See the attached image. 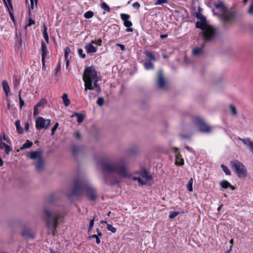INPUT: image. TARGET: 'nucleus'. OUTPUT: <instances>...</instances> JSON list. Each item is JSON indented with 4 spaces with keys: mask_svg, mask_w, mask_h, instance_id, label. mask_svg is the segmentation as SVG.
Listing matches in <instances>:
<instances>
[{
    "mask_svg": "<svg viewBox=\"0 0 253 253\" xmlns=\"http://www.w3.org/2000/svg\"><path fill=\"white\" fill-rule=\"evenodd\" d=\"M19 104H20V108H22V107L24 106V101L22 100V97L21 96H20V98H19Z\"/></svg>",
    "mask_w": 253,
    "mask_h": 253,
    "instance_id": "obj_55",
    "label": "nucleus"
},
{
    "mask_svg": "<svg viewBox=\"0 0 253 253\" xmlns=\"http://www.w3.org/2000/svg\"><path fill=\"white\" fill-rule=\"evenodd\" d=\"M78 119L77 122L79 123H81L83 122L84 118V115L83 114H79V115L77 116Z\"/></svg>",
    "mask_w": 253,
    "mask_h": 253,
    "instance_id": "obj_36",
    "label": "nucleus"
},
{
    "mask_svg": "<svg viewBox=\"0 0 253 253\" xmlns=\"http://www.w3.org/2000/svg\"><path fill=\"white\" fill-rule=\"evenodd\" d=\"M194 123L198 127L201 132L206 133H209L211 132V127L208 125L202 118L196 117L194 119Z\"/></svg>",
    "mask_w": 253,
    "mask_h": 253,
    "instance_id": "obj_8",
    "label": "nucleus"
},
{
    "mask_svg": "<svg viewBox=\"0 0 253 253\" xmlns=\"http://www.w3.org/2000/svg\"><path fill=\"white\" fill-rule=\"evenodd\" d=\"M2 88L5 93L6 96H8L10 92V87L9 84L6 81H3L2 82Z\"/></svg>",
    "mask_w": 253,
    "mask_h": 253,
    "instance_id": "obj_19",
    "label": "nucleus"
},
{
    "mask_svg": "<svg viewBox=\"0 0 253 253\" xmlns=\"http://www.w3.org/2000/svg\"><path fill=\"white\" fill-rule=\"evenodd\" d=\"M93 12L91 11H88L86 12H85L84 14V17L85 18L89 19L93 16Z\"/></svg>",
    "mask_w": 253,
    "mask_h": 253,
    "instance_id": "obj_32",
    "label": "nucleus"
},
{
    "mask_svg": "<svg viewBox=\"0 0 253 253\" xmlns=\"http://www.w3.org/2000/svg\"><path fill=\"white\" fill-rule=\"evenodd\" d=\"M144 54L148 58L150 59L153 61H156V59L152 52L145 50L144 51Z\"/></svg>",
    "mask_w": 253,
    "mask_h": 253,
    "instance_id": "obj_23",
    "label": "nucleus"
},
{
    "mask_svg": "<svg viewBox=\"0 0 253 253\" xmlns=\"http://www.w3.org/2000/svg\"><path fill=\"white\" fill-rule=\"evenodd\" d=\"M196 17L201 20V21H206V18L204 16L203 14L201 13H197L196 15Z\"/></svg>",
    "mask_w": 253,
    "mask_h": 253,
    "instance_id": "obj_44",
    "label": "nucleus"
},
{
    "mask_svg": "<svg viewBox=\"0 0 253 253\" xmlns=\"http://www.w3.org/2000/svg\"><path fill=\"white\" fill-rule=\"evenodd\" d=\"M196 27L202 30L200 34L203 37L204 42H210L215 38L216 35L215 29L211 26L207 25L206 21L197 22Z\"/></svg>",
    "mask_w": 253,
    "mask_h": 253,
    "instance_id": "obj_6",
    "label": "nucleus"
},
{
    "mask_svg": "<svg viewBox=\"0 0 253 253\" xmlns=\"http://www.w3.org/2000/svg\"><path fill=\"white\" fill-rule=\"evenodd\" d=\"M92 42L93 43H95V44H97V45H101V42H102V41H101V39H99V40H95V41Z\"/></svg>",
    "mask_w": 253,
    "mask_h": 253,
    "instance_id": "obj_58",
    "label": "nucleus"
},
{
    "mask_svg": "<svg viewBox=\"0 0 253 253\" xmlns=\"http://www.w3.org/2000/svg\"><path fill=\"white\" fill-rule=\"evenodd\" d=\"M231 165L233 170L237 173L239 177H245L247 170L245 167L239 161L233 160L231 162Z\"/></svg>",
    "mask_w": 253,
    "mask_h": 253,
    "instance_id": "obj_7",
    "label": "nucleus"
},
{
    "mask_svg": "<svg viewBox=\"0 0 253 253\" xmlns=\"http://www.w3.org/2000/svg\"><path fill=\"white\" fill-rule=\"evenodd\" d=\"M53 200L54 196L53 195H51L46 200V202L47 203H51L53 202Z\"/></svg>",
    "mask_w": 253,
    "mask_h": 253,
    "instance_id": "obj_49",
    "label": "nucleus"
},
{
    "mask_svg": "<svg viewBox=\"0 0 253 253\" xmlns=\"http://www.w3.org/2000/svg\"><path fill=\"white\" fill-rule=\"evenodd\" d=\"M193 182V178H191L189 180L188 184H187V188L188 190L190 192H192L193 191V187H192Z\"/></svg>",
    "mask_w": 253,
    "mask_h": 253,
    "instance_id": "obj_29",
    "label": "nucleus"
},
{
    "mask_svg": "<svg viewBox=\"0 0 253 253\" xmlns=\"http://www.w3.org/2000/svg\"><path fill=\"white\" fill-rule=\"evenodd\" d=\"M221 168H222L223 170L226 173V175H229L231 174L230 171L226 166H224V165H222Z\"/></svg>",
    "mask_w": 253,
    "mask_h": 253,
    "instance_id": "obj_34",
    "label": "nucleus"
},
{
    "mask_svg": "<svg viewBox=\"0 0 253 253\" xmlns=\"http://www.w3.org/2000/svg\"><path fill=\"white\" fill-rule=\"evenodd\" d=\"M35 169L38 172H42L44 169V161L43 159L42 158L37 160L35 163Z\"/></svg>",
    "mask_w": 253,
    "mask_h": 253,
    "instance_id": "obj_13",
    "label": "nucleus"
},
{
    "mask_svg": "<svg viewBox=\"0 0 253 253\" xmlns=\"http://www.w3.org/2000/svg\"><path fill=\"white\" fill-rule=\"evenodd\" d=\"M33 144V143L32 141H30L29 140H27L26 142L23 144L20 149L23 150L25 149L30 148L31 147H32Z\"/></svg>",
    "mask_w": 253,
    "mask_h": 253,
    "instance_id": "obj_22",
    "label": "nucleus"
},
{
    "mask_svg": "<svg viewBox=\"0 0 253 253\" xmlns=\"http://www.w3.org/2000/svg\"><path fill=\"white\" fill-rule=\"evenodd\" d=\"M121 17L122 20L125 22V21L128 20L130 16L128 14L122 13L121 14Z\"/></svg>",
    "mask_w": 253,
    "mask_h": 253,
    "instance_id": "obj_33",
    "label": "nucleus"
},
{
    "mask_svg": "<svg viewBox=\"0 0 253 253\" xmlns=\"http://www.w3.org/2000/svg\"><path fill=\"white\" fill-rule=\"evenodd\" d=\"M117 45L118 46H119L122 50L124 51V50H125V46L123 44H120V43H118V44H117Z\"/></svg>",
    "mask_w": 253,
    "mask_h": 253,
    "instance_id": "obj_62",
    "label": "nucleus"
},
{
    "mask_svg": "<svg viewBox=\"0 0 253 253\" xmlns=\"http://www.w3.org/2000/svg\"><path fill=\"white\" fill-rule=\"evenodd\" d=\"M4 3L5 4V5H6V7H7V9L9 11V14H10V18L11 19L13 20V21H14V15L12 13V12L11 11V10H12L10 8H9V7H8V5L6 4V1H5V0H3Z\"/></svg>",
    "mask_w": 253,
    "mask_h": 253,
    "instance_id": "obj_35",
    "label": "nucleus"
},
{
    "mask_svg": "<svg viewBox=\"0 0 253 253\" xmlns=\"http://www.w3.org/2000/svg\"><path fill=\"white\" fill-rule=\"evenodd\" d=\"M27 155L32 160H39L42 158L41 152L40 151H32L28 153Z\"/></svg>",
    "mask_w": 253,
    "mask_h": 253,
    "instance_id": "obj_14",
    "label": "nucleus"
},
{
    "mask_svg": "<svg viewBox=\"0 0 253 253\" xmlns=\"http://www.w3.org/2000/svg\"><path fill=\"white\" fill-rule=\"evenodd\" d=\"M74 136L78 139H80L81 138V134L79 131L76 132L74 133Z\"/></svg>",
    "mask_w": 253,
    "mask_h": 253,
    "instance_id": "obj_53",
    "label": "nucleus"
},
{
    "mask_svg": "<svg viewBox=\"0 0 253 253\" xmlns=\"http://www.w3.org/2000/svg\"><path fill=\"white\" fill-rule=\"evenodd\" d=\"M5 1L8 7H9L11 9H13L11 0H5Z\"/></svg>",
    "mask_w": 253,
    "mask_h": 253,
    "instance_id": "obj_57",
    "label": "nucleus"
},
{
    "mask_svg": "<svg viewBox=\"0 0 253 253\" xmlns=\"http://www.w3.org/2000/svg\"><path fill=\"white\" fill-rule=\"evenodd\" d=\"M78 53L79 55L83 59L86 57V55L85 54L83 53V50L81 48L78 49Z\"/></svg>",
    "mask_w": 253,
    "mask_h": 253,
    "instance_id": "obj_46",
    "label": "nucleus"
},
{
    "mask_svg": "<svg viewBox=\"0 0 253 253\" xmlns=\"http://www.w3.org/2000/svg\"><path fill=\"white\" fill-rule=\"evenodd\" d=\"M133 179L134 180H137L138 182L141 185H146L147 183V181L142 180L140 177H134L133 178Z\"/></svg>",
    "mask_w": 253,
    "mask_h": 253,
    "instance_id": "obj_30",
    "label": "nucleus"
},
{
    "mask_svg": "<svg viewBox=\"0 0 253 253\" xmlns=\"http://www.w3.org/2000/svg\"><path fill=\"white\" fill-rule=\"evenodd\" d=\"M38 106H37L36 105H35L34 106V112H33V115L34 117H36L39 114V112L38 111Z\"/></svg>",
    "mask_w": 253,
    "mask_h": 253,
    "instance_id": "obj_50",
    "label": "nucleus"
},
{
    "mask_svg": "<svg viewBox=\"0 0 253 253\" xmlns=\"http://www.w3.org/2000/svg\"><path fill=\"white\" fill-rule=\"evenodd\" d=\"M84 48L86 51V52L88 53H95L97 51L96 48L91 43L86 44Z\"/></svg>",
    "mask_w": 253,
    "mask_h": 253,
    "instance_id": "obj_18",
    "label": "nucleus"
},
{
    "mask_svg": "<svg viewBox=\"0 0 253 253\" xmlns=\"http://www.w3.org/2000/svg\"><path fill=\"white\" fill-rule=\"evenodd\" d=\"M45 56H42V61L43 68L45 67Z\"/></svg>",
    "mask_w": 253,
    "mask_h": 253,
    "instance_id": "obj_63",
    "label": "nucleus"
},
{
    "mask_svg": "<svg viewBox=\"0 0 253 253\" xmlns=\"http://www.w3.org/2000/svg\"><path fill=\"white\" fill-rule=\"evenodd\" d=\"M248 12L250 14H253V0L252 1V3L248 10Z\"/></svg>",
    "mask_w": 253,
    "mask_h": 253,
    "instance_id": "obj_56",
    "label": "nucleus"
},
{
    "mask_svg": "<svg viewBox=\"0 0 253 253\" xmlns=\"http://www.w3.org/2000/svg\"><path fill=\"white\" fill-rule=\"evenodd\" d=\"M34 24H35V21L32 18H29V20H28V26H31L32 25Z\"/></svg>",
    "mask_w": 253,
    "mask_h": 253,
    "instance_id": "obj_59",
    "label": "nucleus"
},
{
    "mask_svg": "<svg viewBox=\"0 0 253 253\" xmlns=\"http://www.w3.org/2000/svg\"><path fill=\"white\" fill-rule=\"evenodd\" d=\"M179 212L178 211H172L170 212L169 215V217L170 218H175L178 214Z\"/></svg>",
    "mask_w": 253,
    "mask_h": 253,
    "instance_id": "obj_40",
    "label": "nucleus"
},
{
    "mask_svg": "<svg viewBox=\"0 0 253 253\" xmlns=\"http://www.w3.org/2000/svg\"><path fill=\"white\" fill-rule=\"evenodd\" d=\"M157 84L159 88L161 89H165L167 86V83L161 70H159L158 73Z\"/></svg>",
    "mask_w": 253,
    "mask_h": 253,
    "instance_id": "obj_10",
    "label": "nucleus"
},
{
    "mask_svg": "<svg viewBox=\"0 0 253 253\" xmlns=\"http://www.w3.org/2000/svg\"><path fill=\"white\" fill-rule=\"evenodd\" d=\"M3 139L6 140V142L9 143V144H10L11 143V142H10V139L8 138H7L5 135L4 134L3 135Z\"/></svg>",
    "mask_w": 253,
    "mask_h": 253,
    "instance_id": "obj_64",
    "label": "nucleus"
},
{
    "mask_svg": "<svg viewBox=\"0 0 253 253\" xmlns=\"http://www.w3.org/2000/svg\"><path fill=\"white\" fill-rule=\"evenodd\" d=\"M173 152L175 156V164L177 166H182L184 165V161L182 159V156L179 152V149L177 147L172 148Z\"/></svg>",
    "mask_w": 253,
    "mask_h": 253,
    "instance_id": "obj_11",
    "label": "nucleus"
},
{
    "mask_svg": "<svg viewBox=\"0 0 253 253\" xmlns=\"http://www.w3.org/2000/svg\"><path fill=\"white\" fill-rule=\"evenodd\" d=\"M4 150H5V152L7 154H8L9 153V152L11 151V148L8 145H6L5 146H4Z\"/></svg>",
    "mask_w": 253,
    "mask_h": 253,
    "instance_id": "obj_48",
    "label": "nucleus"
},
{
    "mask_svg": "<svg viewBox=\"0 0 253 253\" xmlns=\"http://www.w3.org/2000/svg\"><path fill=\"white\" fill-rule=\"evenodd\" d=\"M83 80L84 82V92L88 89L93 90L96 88L98 92L101 91V88L97 84L98 77L97 72L93 67H86L83 73Z\"/></svg>",
    "mask_w": 253,
    "mask_h": 253,
    "instance_id": "obj_5",
    "label": "nucleus"
},
{
    "mask_svg": "<svg viewBox=\"0 0 253 253\" xmlns=\"http://www.w3.org/2000/svg\"><path fill=\"white\" fill-rule=\"evenodd\" d=\"M95 217H96V216H94L92 219L90 220L89 226H93Z\"/></svg>",
    "mask_w": 253,
    "mask_h": 253,
    "instance_id": "obj_61",
    "label": "nucleus"
},
{
    "mask_svg": "<svg viewBox=\"0 0 253 253\" xmlns=\"http://www.w3.org/2000/svg\"><path fill=\"white\" fill-rule=\"evenodd\" d=\"M144 66L146 70L153 69L154 68V64L150 61L145 62Z\"/></svg>",
    "mask_w": 253,
    "mask_h": 253,
    "instance_id": "obj_28",
    "label": "nucleus"
},
{
    "mask_svg": "<svg viewBox=\"0 0 253 253\" xmlns=\"http://www.w3.org/2000/svg\"><path fill=\"white\" fill-rule=\"evenodd\" d=\"M104 102V100L103 97H99L97 101V104L100 106H102Z\"/></svg>",
    "mask_w": 253,
    "mask_h": 253,
    "instance_id": "obj_42",
    "label": "nucleus"
},
{
    "mask_svg": "<svg viewBox=\"0 0 253 253\" xmlns=\"http://www.w3.org/2000/svg\"><path fill=\"white\" fill-rule=\"evenodd\" d=\"M107 229L109 231H110L111 232H112V233H115L116 232V229L109 224H107Z\"/></svg>",
    "mask_w": 253,
    "mask_h": 253,
    "instance_id": "obj_39",
    "label": "nucleus"
},
{
    "mask_svg": "<svg viewBox=\"0 0 253 253\" xmlns=\"http://www.w3.org/2000/svg\"><path fill=\"white\" fill-rule=\"evenodd\" d=\"M215 7L218 9L221 13H216L213 10V14L217 16L225 26L232 24L235 21L236 13L234 10H228L224 2L218 0L214 3Z\"/></svg>",
    "mask_w": 253,
    "mask_h": 253,
    "instance_id": "obj_4",
    "label": "nucleus"
},
{
    "mask_svg": "<svg viewBox=\"0 0 253 253\" xmlns=\"http://www.w3.org/2000/svg\"><path fill=\"white\" fill-rule=\"evenodd\" d=\"M46 103V100L45 99H42L40 102H39L36 105L38 107H41L44 106Z\"/></svg>",
    "mask_w": 253,
    "mask_h": 253,
    "instance_id": "obj_38",
    "label": "nucleus"
},
{
    "mask_svg": "<svg viewBox=\"0 0 253 253\" xmlns=\"http://www.w3.org/2000/svg\"><path fill=\"white\" fill-rule=\"evenodd\" d=\"M42 217L45 221L49 230L54 236L57 233L58 222L63 218L64 212L59 209H53L44 207L42 210Z\"/></svg>",
    "mask_w": 253,
    "mask_h": 253,
    "instance_id": "obj_2",
    "label": "nucleus"
},
{
    "mask_svg": "<svg viewBox=\"0 0 253 253\" xmlns=\"http://www.w3.org/2000/svg\"><path fill=\"white\" fill-rule=\"evenodd\" d=\"M101 7L104 10H105L108 12H110V8L105 2H104L102 3L101 4Z\"/></svg>",
    "mask_w": 253,
    "mask_h": 253,
    "instance_id": "obj_31",
    "label": "nucleus"
},
{
    "mask_svg": "<svg viewBox=\"0 0 253 253\" xmlns=\"http://www.w3.org/2000/svg\"><path fill=\"white\" fill-rule=\"evenodd\" d=\"M15 125L17 129V131L19 133H21L23 132L22 127L20 126V121L17 120L15 121Z\"/></svg>",
    "mask_w": 253,
    "mask_h": 253,
    "instance_id": "obj_27",
    "label": "nucleus"
},
{
    "mask_svg": "<svg viewBox=\"0 0 253 253\" xmlns=\"http://www.w3.org/2000/svg\"><path fill=\"white\" fill-rule=\"evenodd\" d=\"M124 25L127 27L128 28L126 29L127 32H132L133 29L130 28V27L132 25V24L131 21L127 20L124 22Z\"/></svg>",
    "mask_w": 253,
    "mask_h": 253,
    "instance_id": "obj_25",
    "label": "nucleus"
},
{
    "mask_svg": "<svg viewBox=\"0 0 253 253\" xmlns=\"http://www.w3.org/2000/svg\"><path fill=\"white\" fill-rule=\"evenodd\" d=\"M13 78H15L13 82L14 86L15 88H17L19 84V80L15 76Z\"/></svg>",
    "mask_w": 253,
    "mask_h": 253,
    "instance_id": "obj_45",
    "label": "nucleus"
},
{
    "mask_svg": "<svg viewBox=\"0 0 253 253\" xmlns=\"http://www.w3.org/2000/svg\"><path fill=\"white\" fill-rule=\"evenodd\" d=\"M100 167L104 173V181L106 184H116L120 182L117 176L127 178L130 176L128 165L125 159L112 161L106 159L100 162Z\"/></svg>",
    "mask_w": 253,
    "mask_h": 253,
    "instance_id": "obj_1",
    "label": "nucleus"
},
{
    "mask_svg": "<svg viewBox=\"0 0 253 253\" xmlns=\"http://www.w3.org/2000/svg\"><path fill=\"white\" fill-rule=\"evenodd\" d=\"M90 238H95V239H96V243L97 244H99L100 243V240L99 238L98 237V236H96V235L93 234V235L90 236Z\"/></svg>",
    "mask_w": 253,
    "mask_h": 253,
    "instance_id": "obj_47",
    "label": "nucleus"
},
{
    "mask_svg": "<svg viewBox=\"0 0 253 253\" xmlns=\"http://www.w3.org/2000/svg\"><path fill=\"white\" fill-rule=\"evenodd\" d=\"M167 3V0H157V2L156 3V4H162L163 3Z\"/></svg>",
    "mask_w": 253,
    "mask_h": 253,
    "instance_id": "obj_52",
    "label": "nucleus"
},
{
    "mask_svg": "<svg viewBox=\"0 0 253 253\" xmlns=\"http://www.w3.org/2000/svg\"><path fill=\"white\" fill-rule=\"evenodd\" d=\"M21 235L23 237L28 238H34V234L31 230L29 229H24L21 233Z\"/></svg>",
    "mask_w": 253,
    "mask_h": 253,
    "instance_id": "obj_17",
    "label": "nucleus"
},
{
    "mask_svg": "<svg viewBox=\"0 0 253 253\" xmlns=\"http://www.w3.org/2000/svg\"><path fill=\"white\" fill-rule=\"evenodd\" d=\"M60 70H61V65H60V63L59 62L57 64V67L56 68V73H57L60 72Z\"/></svg>",
    "mask_w": 253,
    "mask_h": 253,
    "instance_id": "obj_60",
    "label": "nucleus"
},
{
    "mask_svg": "<svg viewBox=\"0 0 253 253\" xmlns=\"http://www.w3.org/2000/svg\"><path fill=\"white\" fill-rule=\"evenodd\" d=\"M204 43H205L204 42ZM204 43H203L201 46L195 47L193 49V54L196 56H200L204 54Z\"/></svg>",
    "mask_w": 253,
    "mask_h": 253,
    "instance_id": "obj_12",
    "label": "nucleus"
},
{
    "mask_svg": "<svg viewBox=\"0 0 253 253\" xmlns=\"http://www.w3.org/2000/svg\"><path fill=\"white\" fill-rule=\"evenodd\" d=\"M140 174L141 176L146 179V181H148L149 180H151L152 179V176L147 171V170L143 168L140 171Z\"/></svg>",
    "mask_w": 253,
    "mask_h": 253,
    "instance_id": "obj_15",
    "label": "nucleus"
},
{
    "mask_svg": "<svg viewBox=\"0 0 253 253\" xmlns=\"http://www.w3.org/2000/svg\"><path fill=\"white\" fill-rule=\"evenodd\" d=\"M62 100L65 106H68L70 103V101L68 99V95L66 93H64L62 96Z\"/></svg>",
    "mask_w": 253,
    "mask_h": 253,
    "instance_id": "obj_24",
    "label": "nucleus"
},
{
    "mask_svg": "<svg viewBox=\"0 0 253 253\" xmlns=\"http://www.w3.org/2000/svg\"><path fill=\"white\" fill-rule=\"evenodd\" d=\"M41 44H42L41 50L42 52V56H43L46 57V56L47 54V50L46 46L44 42L43 41H42Z\"/></svg>",
    "mask_w": 253,
    "mask_h": 253,
    "instance_id": "obj_21",
    "label": "nucleus"
},
{
    "mask_svg": "<svg viewBox=\"0 0 253 253\" xmlns=\"http://www.w3.org/2000/svg\"><path fill=\"white\" fill-rule=\"evenodd\" d=\"M84 193L91 201H94L97 198L96 190L91 184L82 178L75 179L73 183L72 195L79 196Z\"/></svg>",
    "mask_w": 253,
    "mask_h": 253,
    "instance_id": "obj_3",
    "label": "nucleus"
},
{
    "mask_svg": "<svg viewBox=\"0 0 253 253\" xmlns=\"http://www.w3.org/2000/svg\"><path fill=\"white\" fill-rule=\"evenodd\" d=\"M80 150L81 148L80 146L74 145L72 148V152L74 155L76 156L78 155Z\"/></svg>",
    "mask_w": 253,
    "mask_h": 253,
    "instance_id": "obj_26",
    "label": "nucleus"
},
{
    "mask_svg": "<svg viewBox=\"0 0 253 253\" xmlns=\"http://www.w3.org/2000/svg\"><path fill=\"white\" fill-rule=\"evenodd\" d=\"M70 52L71 49L69 47H67L65 48L64 50V56L65 59H67V58H68V55Z\"/></svg>",
    "mask_w": 253,
    "mask_h": 253,
    "instance_id": "obj_41",
    "label": "nucleus"
},
{
    "mask_svg": "<svg viewBox=\"0 0 253 253\" xmlns=\"http://www.w3.org/2000/svg\"><path fill=\"white\" fill-rule=\"evenodd\" d=\"M239 139L243 142L244 144L247 146H248L250 150L253 153V142L250 139H242L241 138H239Z\"/></svg>",
    "mask_w": 253,
    "mask_h": 253,
    "instance_id": "obj_16",
    "label": "nucleus"
},
{
    "mask_svg": "<svg viewBox=\"0 0 253 253\" xmlns=\"http://www.w3.org/2000/svg\"><path fill=\"white\" fill-rule=\"evenodd\" d=\"M43 35L44 37V38L46 42L48 43V34L46 31H43Z\"/></svg>",
    "mask_w": 253,
    "mask_h": 253,
    "instance_id": "obj_51",
    "label": "nucleus"
},
{
    "mask_svg": "<svg viewBox=\"0 0 253 253\" xmlns=\"http://www.w3.org/2000/svg\"><path fill=\"white\" fill-rule=\"evenodd\" d=\"M220 185L224 188H231L232 190H235V187L231 185V184L226 180H223L220 182Z\"/></svg>",
    "mask_w": 253,
    "mask_h": 253,
    "instance_id": "obj_20",
    "label": "nucleus"
},
{
    "mask_svg": "<svg viewBox=\"0 0 253 253\" xmlns=\"http://www.w3.org/2000/svg\"><path fill=\"white\" fill-rule=\"evenodd\" d=\"M59 126V124L58 123H56L54 126H53V127L51 129V134L52 135H54V133H55V131H56V130L57 129L58 126Z\"/></svg>",
    "mask_w": 253,
    "mask_h": 253,
    "instance_id": "obj_43",
    "label": "nucleus"
},
{
    "mask_svg": "<svg viewBox=\"0 0 253 253\" xmlns=\"http://www.w3.org/2000/svg\"><path fill=\"white\" fill-rule=\"evenodd\" d=\"M50 124V120H45L42 117H39L36 121V127L39 130L47 129Z\"/></svg>",
    "mask_w": 253,
    "mask_h": 253,
    "instance_id": "obj_9",
    "label": "nucleus"
},
{
    "mask_svg": "<svg viewBox=\"0 0 253 253\" xmlns=\"http://www.w3.org/2000/svg\"><path fill=\"white\" fill-rule=\"evenodd\" d=\"M132 6L134 8L138 9V8H139L140 5L138 2H136L133 3L132 4Z\"/></svg>",
    "mask_w": 253,
    "mask_h": 253,
    "instance_id": "obj_54",
    "label": "nucleus"
},
{
    "mask_svg": "<svg viewBox=\"0 0 253 253\" xmlns=\"http://www.w3.org/2000/svg\"><path fill=\"white\" fill-rule=\"evenodd\" d=\"M230 109L233 115L235 116L237 115L236 107L233 105H230Z\"/></svg>",
    "mask_w": 253,
    "mask_h": 253,
    "instance_id": "obj_37",
    "label": "nucleus"
}]
</instances>
